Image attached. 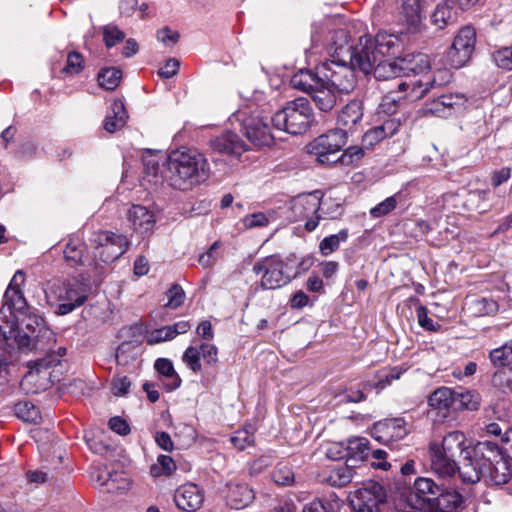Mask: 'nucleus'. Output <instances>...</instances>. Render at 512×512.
Masks as SVG:
<instances>
[{"instance_id":"f257e3e1","label":"nucleus","mask_w":512,"mask_h":512,"mask_svg":"<svg viewBox=\"0 0 512 512\" xmlns=\"http://www.w3.org/2000/svg\"><path fill=\"white\" fill-rule=\"evenodd\" d=\"M0 336L10 348H33L39 338L52 337V331L44 324L40 316L30 310L20 314H7L0 310Z\"/></svg>"},{"instance_id":"f03ea898","label":"nucleus","mask_w":512,"mask_h":512,"mask_svg":"<svg viewBox=\"0 0 512 512\" xmlns=\"http://www.w3.org/2000/svg\"><path fill=\"white\" fill-rule=\"evenodd\" d=\"M170 180L175 188L186 190L204 182L210 167L204 154L196 149L181 147L168 156Z\"/></svg>"},{"instance_id":"7ed1b4c3","label":"nucleus","mask_w":512,"mask_h":512,"mask_svg":"<svg viewBox=\"0 0 512 512\" xmlns=\"http://www.w3.org/2000/svg\"><path fill=\"white\" fill-rule=\"evenodd\" d=\"M327 27L323 24L312 25L311 41L313 46L318 47L323 44L329 53L331 59L319 65V73L323 79L334 89L341 93H350L355 86L356 78L354 70L356 68L349 64V61H340L336 56L335 45L326 36L322 39V35L326 33Z\"/></svg>"},{"instance_id":"20e7f679","label":"nucleus","mask_w":512,"mask_h":512,"mask_svg":"<svg viewBox=\"0 0 512 512\" xmlns=\"http://www.w3.org/2000/svg\"><path fill=\"white\" fill-rule=\"evenodd\" d=\"M327 37L335 45L336 56L340 61H349V64L365 74L370 73L379 61L375 55L372 38L368 35L359 37L354 45H348V33L345 29L326 30Z\"/></svg>"},{"instance_id":"39448f33","label":"nucleus","mask_w":512,"mask_h":512,"mask_svg":"<svg viewBox=\"0 0 512 512\" xmlns=\"http://www.w3.org/2000/svg\"><path fill=\"white\" fill-rule=\"evenodd\" d=\"M89 289L86 284L73 279L62 281L52 280L47 284L45 295L48 303L57 305V314L66 315L84 304L88 298Z\"/></svg>"},{"instance_id":"423d86ee","label":"nucleus","mask_w":512,"mask_h":512,"mask_svg":"<svg viewBox=\"0 0 512 512\" xmlns=\"http://www.w3.org/2000/svg\"><path fill=\"white\" fill-rule=\"evenodd\" d=\"M314 120L313 109L308 99L300 97L286 103L277 111L271 121L279 130L292 135L304 133Z\"/></svg>"},{"instance_id":"0eeeda50","label":"nucleus","mask_w":512,"mask_h":512,"mask_svg":"<svg viewBox=\"0 0 512 512\" xmlns=\"http://www.w3.org/2000/svg\"><path fill=\"white\" fill-rule=\"evenodd\" d=\"M504 453L497 444L490 441L478 442L470 456L459 465V475L463 482L474 484L479 482L483 473L500 459Z\"/></svg>"},{"instance_id":"6e6552de","label":"nucleus","mask_w":512,"mask_h":512,"mask_svg":"<svg viewBox=\"0 0 512 512\" xmlns=\"http://www.w3.org/2000/svg\"><path fill=\"white\" fill-rule=\"evenodd\" d=\"M60 365L56 360L42 359L33 366L24 375L20 382L21 389L26 394H37L49 389L55 381L59 379L54 375L55 368Z\"/></svg>"},{"instance_id":"1a4fd4ad","label":"nucleus","mask_w":512,"mask_h":512,"mask_svg":"<svg viewBox=\"0 0 512 512\" xmlns=\"http://www.w3.org/2000/svg\"><path fill=\"white\" fill-rule=\"evenodd\" d=\"M91 241L94 245V258L105 264L118 259L125 253L128 246V240L124 235L108 231L95 232Z\"/></svg>"},{"instance_id":"9d476101","label":"nucleus","mask_w":512,"mask_h":512,"mask_svg":"<svg viewBox=\"0 0 512 512\" xmlns=\"http://www.w3.org/2000/svg\"><path fill=\"white\" fill-rule=\"evenodd\" d=\"M347 142V131L339 128L328 131L308 145V151L322 164L335 163L330 156L338 153Z\"/></svg>"},{"instance_id":"9b49d317","label":"nucleus","mask_w":512,"mask_h":512,"mask_svg":"<svg viewBox=\"0 0 512 512\" xmlns=\"http://www.w3.org/2000/svg\"><path fill=\"white\" fill-rule=\"evenodd\" d=\"M349 500L356 512H380L379 506L386 502V492L378 482L370 480L351 492Z\"/></svg>"},{"instance_id":"f8f14e48","label":"nucleus","mask_w":512,"mask_h":512,"mask_svg":"<svg viewBox=\"0 0 512 512\" xmlns=\"http://www.w3.org/2000/svg\"><path fill=\"white\" fill-rule=\"evenodd\" d=\"M253 272L262 274L260 285L263 289H277L290 282V275L285 271V264L278 256H268L253 266Z\"/></svg>"},{"instance_id":"ddd939ff","label":"nucleus","mask_w":512,"mask_h":512,"mask_svg":"<svg viewBox=\"0 0 512 512\" xmlns=\"http://www.w3.org/2000/svg\"><path fill=\"white\" fill-rule=\"evenodd\" d=\"M476 43V31L471 26L461 28L447 52V61L453 68H461L471 58Z\"/></svg>"},{"instance_id":"4468645a","label":"nucleus","mask_w":512,"mask_h":512,"mask_svg":"<svg viewBox=\"0 0 512 512\" xmlns=\"http://www.w3.org/2000/svg\"><path fill=\"white\" fill-rule=\"evenodd\" d=\"M246 111L239 110L234 117L241 123L242 129L248 140L257 147L270 146L274 137L268 124L259 114L246 117Z\"/></svg>"},{"instance_id":"2eb2a0df","label":"nucleus","mask_w":512,"mask_h":512,"mask_svg":"<svg viewBox=\"0 0 512 512\" xmlns=\"http://www.w3.org/2000/svg\"><path fill=\"white\" fill-rule=\"evenodd\" d=\"M408 433L409 427L403 418L381 420L371 429V436L379 443L386 445L404 439Z\"/></svg>"},{"instance_id":"dca6fc26","label":"nucleus","mask_w":512,"mask_h":512,"mask_svg":"<svg viewBox=\"0 0 512 512\" xmlns=\"http://www.w3.org/2000/svg\"><path fill=\"white\" fill-rule=\"evenodd\" d=\"M201 358L209 366L218 363V349L214 344L202 343L197 346H189L182 355L183 363L194 373L202 370Z\"/></svg>"},{"instance_id":"f3484780","label":"nucleus","mask_w":512,"mask_h":512,"mask_svg":"<svg viewBox=\"0 0 512 512\" xmlns=\"http://www.w3.org/2000/svg\"><path fill=\"white\" fill-rule=\"evenodd\" d=\"M25 276L22 270H18L12 277L8 288L4 294V306L7 314H20V312L29 311L30 308L27 306L25 297L20 289L21 285L24 284Z\"/></svg>"},{"instance_id":"a211bd4d","label":"nucleus","mask_w":512,"mask_h":512,"mask_svg":"<svg viewBox=\"0 0 512 512\" xmlns=\"http://www.w3.org/2000/svg\"><path fill=\"white\" fill-rule=\"evenodd\" d=\"M25 276L22 270H18L12 277L8 288L4 294V306L7 314H20V312L29 311L30 308L27 306L25 297L20 289L21 285L24 284Z\"/></svg>"},{"instance_id":"6ab92c4d","label":"nucleus","mask_w":512,"mask_h":512,"mask_svg":"<svg viewBox=\"0 0 512 512\" xmlns=\"http://www.w3.org/2000/svg\"><path fill=\"white\" fill-rule=\"evenodd\" d=\"M465 103L466 98L462 94H445L427 103L425 112L438 117H447L457 109L463 108Z\"/></svg>"},{"instance_id":"aec40b11","label":"nucleus","mask_w":512,"mask_h":512,"mask_svg":"<svg viewBox=\"0 0 512 512\" xmlns=\"http://www.w3.org/2000/svg\"><path fill=\"white\" fill-rule=\"evenodd\" d=\"M439 445L447 455L455 458L462 457V462H465L466 456H470L472 452L471 441L462 431L458 430L447 433Z\"/></svg>"},{"instance_id":"412c9836","label":"nucleus","mask_w":512,"mask_h":512,"mask_svg":"<svg viewBox=\"0 0 512 512\" xmlns=\"http://www.w3.org/2000/svg\"><path fill=\"white\" fill-rule=\"evenodd\" d=\"M174 501L181 510L195 511L202 506L204 493L196 484L187 483L175 491Z\"/></svg>"},{"instance_id":"4be33fe9","label":"nucleus","mask_w":512,"mask_h":512,"mask_svg":"<svg viewBox=\"0 0 512 512\" xmlns=\"http://www.w3.org/2000/svg\"><path fill=\"white\" fill-rule=\"evenodd\" d=\"M210 147L216 152L233 156H240L249 149L245 141L232 131H225L211 139Z\"/></svg>"},{"instance_id":"5701e85b","label":"nucleus","mask_w":512,"mask_h":512,"mask_svg":"<svg viewBox=\"0 0 512 512\" xmlns=\"http://www.w3.org/2000/svg\"><path fill=\"white\" fill-rule=\"evenodd\" d=\"M429 454L432 470L441 477L452 476L459 466L456 464V458L443 452L439 443L433 442L429 445Z\"/></svg>"},{"instance_id":"b1692460","label":"nucleus","mask_w":512,"mask_h":512,"mask_svg":"<svg viewBox=\"0 0 512 512\" xmlns=\"http://www.w3.org/2000/svg\"><path fill=\"white\" fill-rule=\"evenodd\" d=\"M128 221L133 229L139 233L150 232L155 225V215L142 205H133L127 213Z\"/></svg>"},{"instance_id":"393cba45","label":"nucleus","mask_w":512,"mask_h":512,"mask_svg":"<svg viewBox=\"0 0 512 512\" xmlns=\"http://www.w3.org/2000/svg\"><path fill=\"white\" fill-rule=\"evenodd\" d=\"M341 94V92L331 87L325 79L321 82V87L315 88L311 93L315 106L323 112L331 111L340 100Z\"/></svg>"},{"instance_id":"a878e982","label":"nucleus","mask_w":512,"mask_h":512,"mask_svg":"<svg viewBox=\"0 0 512 512\" xmlns=\"http://www.w3.org/2000/svg\"><path fill=\"white\" fill-rule=\"evenodd\" d=\"M323 80L322 75L319 73V66H317L315 71L300 69L291 77L290 84L295 89L311 94L315 88L321 87Z\"/></svg>"},{"instance_id":"bb28decb","label":"nucleus","mask_w":512,"mask_h":512,"mask_svg":"<svg viewBox=\"0 0 512 512\" xmlns=\"http://www.w3.org/2000/svg\"><path fill=\"white\" fill-rule=\"evenodd\" d=\"M228 487L226 498L231 508L242 509L255 498L253 490L246 483L231 482Z\"/></svg>"},{"instance_id":"cd10ccee","label":"nucleus","mask_w":512,"mask_h":512,"mask_svg":"<svg viewBox=\"0 0 512 512\" xmlns=\"http://www.w3.org/2000/svg\"><path fill=\"white\" fill-rule=\"evenodd\" d=\"M372 43L374 45L375 55H377L379 60L394 56L399 52L401 47L398 36L385 31L377 33V35L372 38Z\"/></svg>"},{"instance_id":"c85d7f7f","label":"nucleus","mask_w":512,"mask_h":512,"mask_svg":"<svg viewBox=\"0 0 512 512\" xmlns=\"http://www.w3.org/2000/svg\"><path fill=\"white\" fill-rule=\"evenodd\" d=\"M403 76H425L431 68L427 55L418 53L400 58Z\"/></svg>"},{"instance_id":"c756f323","label":"nucleus","mask_w":512,"mask_h":512,"mask_svg":"<svg viewBox=\"0 0 512 512\" xmlns=\"http://www.w3.org/2000/svg\"><path fill=\"white\" fill-rule=\"evenodd\" d=\"M321 206L320 197L316 193L300 195L291 202V210L295 220L309 217L319 211Z\"/></svg>"},{"instance_id":"7c9ffc66","label":"nucleus","mask_w":512,"mask_h":512,"mask_svg":"<svg viewBox=\"0 0 512 512\" xmlns=\"http://www.w3.org/2000/svg\"><path fill=\"white\" fill-rule=\"evenodd\" d=\"M401 22L409 32H417L422 24L420 4L418 0H401Z\"/></svg>"},{"instance_id":"2f4dec72","label":"nucleus","mask_w":512,"mask_h":512,"mask_svg":"<svg viewBox=\"0 0 512 512\" xmlns=\"http://www.w3.org/2000/svg\"><path fill=\"white\" fill-rule=\"evenodd\" d=\"M154 368L167 391H173L180 387L182 380L175 371L172 361L167 358H158L154 363Z\"/></svg>"},{"instance_id":"473e14b6","label":"nucleus","mask_w":512,"mask_h":512,"mask_svg":"<svg viewBox=\"0 0 512 512\" xmlns=\"http://www.w3.org/2000/svg\"><path fill=\"white\" fill-rule=\"evenodd\" d=\"M511 464L503 454L500 459L483 473V477L495 485L506 484L511 478Z\"/></svg>"},{"instance_id":"72a5a7b5","label":"nucleus","mask_w":512,"mask_h":512,"mask_svg":"<svg viewBox=\"0 0 512 512\" xmlns=\"http://www.w3.org/2000/svg\"><path fill=\"white\" fill-rule=\"evenodd\" d=\"M362 117V103L358 100H353L340 111L338 115V124L343 128H346V131L348 132V130H352L361 121Z\"/></svg>"},{"instance_id":"f704fd0d","label":"nucleus","mask_w":512,"mask_h":512,"mask_svg":"<svg viewBox=\"0 0 512 512\" xmlns=\"http://www.w3.org/2000/svg\"><path fill=\"white\" fill-rule=\"evenodd\" d=\"M127 118L128 115L122 101L114 100L111 105V113L105 117L104 129L109 133H114L125 126Z\"/></svg>"},{"instance_id":"c9c22d12","label":"nucleus","mask_w":512,"mask_h":512,"mask_svg":"<svg viewBox=\"0 0 512 512\" xmlns=\"http://www.w3.org/2000/svg\"><path fill=\"white\" fill-rule=\"evenodd\" d=\"M455 403L454 391L448 387L437 388L428 399V404L432 409L438 411H448Z\"/></svg>"},{"instance_id":"e433bc0d","label":"nucleus","mask_w":512,"mask_h":512,"mask_svg":"<svg viewBox=\"0 0 512 512\" xmlns=\"http://www.w3.org/2000/svg\"><path fill=\"white\" fill-rule=\"evenodd\" d=\"M375 78L378 80H388L390 78L403 76L400 58L392 61L380 59L373 70Z\"/></svg>"},{"instance_id":"4c0bfd02","label":"nucleus","mask_w":512,"mask_h":512,"mask_svg":"<svg viewBox=\"0 0 512 512\" xmlns=\"http://www.w3.org/2000/svg\"><path fill=\"white\" fill-rule=\"evenodd\" d=\"M349 461H363L369 456V441L364 437L350 438L346 442Z\"/></svg>"},{"instance_id":"58836bf2","label":"nucleus","mask_w":512,"mask_h":512,"mask_svg":"<svg viewBox=\"0 0 512 512\" xmlns=\"http://www.w3.org/2000/svg\"><path fill=\"white\" fill-rule=\"evenodd\" d=\"M432 80L428 78L426 81L422 79H408L398 83V90L400 92H406L410 89V97L413 99L421 98L429 90Z\"/></svg>"},{"instance_id":"ea45409f","label":"nucleus","mask_w":512,"mask_h":512,"mask_svg":"<svg viewBox=\"0 0 512 512\" xmlns=\"http://www.w3.org/2000/svg\"><path fill=\"white\" fill-rule=\"evenodd\" d=\"M85 245L80 238H70L64 249V258L71 265L82 264Z\"/></svg>"},{"instance_id":"a19ab883","label":"nucleus","mask_w":512,"mask_h":512,"mask_svg":"<svg viewBox=\"0 0 512 512\" xmlns=\"http://www.w3.org/2000/svg\"><path fill=\"white\" fill-rule=\"evenodd\" d=\"M98 480H102L101 485L105 486L109 493H120L129 488V481L122 474L112 475L104 471L99 475Z\"/></svg>"},{"instance_id":"79ce46f5","label":"nucleus","mask_w":512,"mask_h":512,"mask_svg":"<svg viewBox=\"0 0 512 512\" xmlns=\"http://www.w3.org/2000/svg\"><path fill=\"white\" fill-rule=\"evenodd\" d=\"M414 489L418 496L423 500L430 501L438 497L441 487L430 478L419 477L414 482Z\"/></svg>"},{"instance_id":"37998d69","label":"nucleus","mask_w":512,"mask_h":512,"mask_svg":"<svg viewBox=\"0 0 512 512\" xmlns=\"http://www.w3.org/2000/svg\"><path fill=\"white\" fill-rule=\"evenodd\" d=\"M489 359L495 367L503 368L512 364V340L490 351Z\"/></svg>"},{"instance_id":"c03bdc74","label":"nucleus","mask_w":512,"mask_h":512,"mask_svg":"<svg viewBox=\"0 0 512 512\" xmlns=\"http://www.w3.org/2000/svg\"><path fill=\"white\" fill-rule=\"evenodd\" d=\"M348 239V231L346 229L341 230L337 234L325 237L319 244V250L322 255L328 256L339 249L342 242H346Z\"/></svg>"},{"instance_id":"a18cd8bd","label":"nucleus","mask_w":512,"mask_h":512,"mask_svg":"<svg viewBox=\"0 0 512 512\" xmlns=\"http://www.w3.org/2000/svg\"><path fill=\"white\" fill-rule=\"evenodd\" d=\"M122 72L120 69L112 67L102 69L98 74L99 85L106 90H114L120 83Z\"/></svg>"},{"instance_id":"49530a36","label":"nucleus","mask_w":512,"mask_h":512,"mask_svg":"<svg viewBox=\"0 0 512 512\" xmlns=\"http://www.w3.org/2000/svg\"><path fill=\"white\" fill-rule=\"evenodd\" d=\"M176 470L174 460L168 455H159L157 462L150 467L153 477L169 476Z\"/></svg>"},{"instance_id":"de8ad7c7","label":"nucleus","mask_w":512,"mask_h":512,"mask_svg":"<svg viewBox=\"0 0 512 512\" xmlns=\"http://www.w3.org/2000/svg\"><path fill=\"white\" fill-rule=\"evenodd\" d=\"M492 384L503 393H512V367L496 371L492 376Z\"/></svg>"},{"instance_id":"09e8293b","label":"nucleus","mask_w":512,"mask_h":512,"mask_svg":"<svg viewBox=\"0 0 512 512\" xmlns=\"http://www.w3.org/2000/svg\"><path fill=\"white\" fill-rule=\"evenodd\" d=\"M85 67L83 56L75 51L68 53L66 65L62 68L61 72L65 75L72 76L80 73Z\"/></svg>"},{"instance_id":"8fccbe9b","label":"nucleus","mask_w":512,"mask_h":512,"mask_svg":"<svg viewBox=\"0 0 512 512\" xmlns=\"http://www.w3.org/2000/svg\"><path fill=\"white\" fill-rule=\"evenodd\" d=\"M454 398L456 406V409H468V410H475L478 406V401L476 394L472 391L466 390L463 392H455L454 391Z\"/></svg>"},{"instance_id":"3c124183","label":"nucleus","mask_w":512,"mask_h":512,"mask_svg":"<svg viewBox=\"0 0 512 512\" xmlns=\"http://www.w3.org/2000/svg\"><path fill=\"white\" fill-rule=\"evenodd\" d=\"M399 197L400 194H395L386 198L370 209V215L374 218H379L389 214L397 207Z\"/></svg>"},{"instance_id":"603ef678","label":"nucleus","mask_w":512,"mask_h":512,"mask_svg":"<svg viewBox=\"0 0 512 512\" xmlns=\"http://www.w3.org/2000/svg\"><path fill=\"white\" fill-rule=\"evenodd\" d=\"M231 442L238 450H244L246 447L253 445L254 433L246 427L239 429L231 437Z\"/></svg>"},{"instance_id":"864d4df0","label":"nucleus","mask_w":512,"mask_h":512,"mask_svg":"<svg viewBox=\"0 0 512 512\" xmlns=\"http://www.w3.org/2000/svg\"><path fill=\"white\" fill-rule=\"evenodd\" d=\"M321 206L319 210L327 218H337L342 214V205L340 201H334L331 197L320 199Z\"/></svg>"},{"instance_id":"5fc2aeb1","label":"nucleus","mask_w":512,"mask_h":512,"mask_svg":"<svg viewBox=\"0 0 512 512\" xmlns=\"http://www.w3.org/2000/svg\"><path fill=\"white\" fill-rule=\"evenodd\" d=\"M219 248L220 243L215 241L206 252L199 255L198 262L200 265L204 268H210L214 266L218 259L221 257Z\"/></svg>"},{"instance_id":"6e6d98bb","label":"nucleus","mask_w":512,"mask_h":512,"mask_svg":"<svg viewBox=\"0 0 512 512\" xmlns=\"http://www.w3.org/2000/svg\"><path fill=\"white\" fill-rule=\"evenodd\" d=\"M438 504L446 509L453 510L458 508L462 504V496L454 491L444 492L441 489L438 497Z\"/></svg>"},{"instance_id":"4d7b16f0","label":"nucleus","mask_w":512,"mask_h":512,"mask_svg":"<svg viewBox=\"0 0 512 512\" xmlns=\"http://www.w3.org/2000/svg\"><path fill=\"white\" fill-rule=\"evenodd\" d=\"M137 0H120L119 11L122 16L131 17L135 12L141 19L145 17V11L147 9L146 4H142L137 8Z\"/></svg>"},{"instance_id":"13d9d810","label":"nucleus","mask_w":512,"mask_h":512,"mask_svg":"<svg viewBox=\"0 0 512 512\" xmlns=\"http://www.w3.org/2000/svg\"><path fill=\"white\" fill-rule=\"evenodd\" d=\"M242 224L246 229L266 227L270 219L263 212H256L242 218Z\"/></svg>"},{"instance_id":"bf43d9fd","label":"nucleus","mask_w":512,"mask_h":512,"mask_svg":"<svg viewBox=\"0 0 512 512\" xmlns=\"http://www.w3.org/2000/svg\"><path fill=\"white\" fill-rule=\"evenodd\" d=\"M103 37L105 44L108 48L115 46L117 43L123 41L125 33L115 25H107L103 30Z\"/></svg>"},{"instance_id":"052dcab7","label":"nucleus","mask_w":512,"mask_h":512,"mask_svg":"<svg viewBox=\"0 0 512 512\" xmlns=\"http://www.w3.org/2000/svg\"><path fill=\"white\" fill-rule=\"evenodd\" d=\"M15 411L19 418L27 422H35L39 416L37 408L28 402L16 404Z\"/></svg>"},{"instance_id":"680f3d73","label":"nucleus","mask_w":512,"mask_h":512,"mask_svg":"<svg viewBox=\"0 0 512 512\" xmlns=\"http://www.w3.org/2000/svg\"><path fill=\"white\" fill-rule=\"evenodd\" d=\"M493 59L496 65L502 69H512V46L504 47L493 53Z\"/></svg>"},{"instance_id":"e2e57ef3","label":"nucleus","mask_w":512,"mask_h":512,"mask_svg":"<svg viewBox=\"0 0 512 512\" xmlns=\"http://www.w3.org/2000/svg\"><path fill=\"white\" fill-rule=\"evenodd\" d=\"M353 477V472L350 468V465L341 466L334 469L330 475V479L333 481L334 485L344 486L348 484Z\"/></svg>"},{"instance_id":"0e129e2a","label":"nucleus","mask_w":512,"mask_h":512,"mask_svg":"<svg viewBox=\"0 0 512 512\" xmlns=\"http://www.w3.org/2000/svg\"><path fill=\"white\" fill-rule=\"evenodd\" d=\"M363 156L364 151L361 147L350 146L336 159V162L340 161L344 165H352L358 162Z\"/></svg>"},{"instance_id":"69168bd1","label":"nucleus","mask_w":512,"mask_h":512,"mask_svg":"<svg viewBox=\"0 0 512 512\" xmlns=\"http://www.w3.org/2000/svg\"><path fill=\"white\" fill-rule=\"evenodd\" d=\"M167 297L168 302L166 303V306L172 309H176L183 304L185 293L180 285L174 284L168 290Z\"/></svg>"},{"instance_id":"338daca9","label":"nucleus","mask_w":512,"mask_h":512,"mask_svg":"<svg viewBox=\"0 0 512 512\" xmlns=\"http://www.w3.org/2000/svg\"><path fill=\"white\" fill-rule=\"evenodd\" d=\"M174 339L169 326H164L159 329H155L147 334L146 341L150 345H154L163 341H169Z\"/></svg>"},{"instance_id":"774afa93","label":"nucleus","mask_w":512,"mask_h":512,"mask_svg":"<svg viewBox=\"0 0 512 512\" xmlns=\"http://www.w3.org/2000/svg\"><path fill=\"white\" fill-rule=\"evenodd\" d=\"M450 18V8L446 5H438L432 15V22L438 29H443Z\"/></svg>"}]
</instances>
